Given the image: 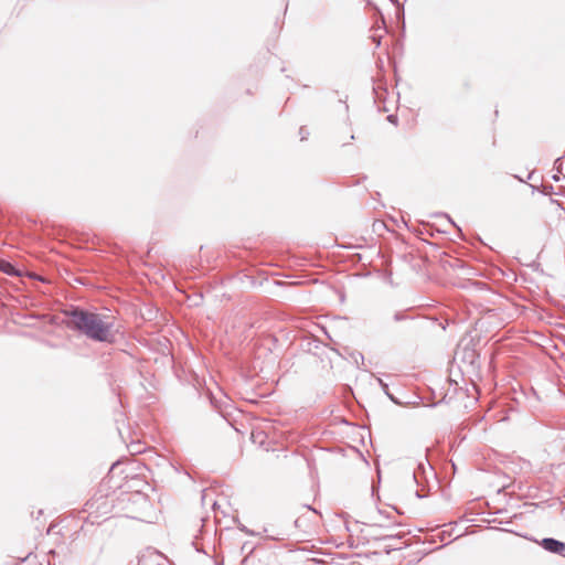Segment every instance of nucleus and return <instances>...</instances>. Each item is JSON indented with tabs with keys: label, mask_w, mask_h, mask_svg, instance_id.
<instances>
[{
	"label": "nucleus",
	"mask_w": 565,
	"mask_h": 565,
	"mask_svg": "<svg viewBox=\"0 0 565 565\" xmlns=\"http://www.w3.org/2000/svg\"><path fill=\"white\" fill-rule=\"evenodd\" d=\"M70 328H74L88 338L100 342H113L114 333L111 324L105 322L98 315L85 311H74L67 321Z\"/></svg>",
	"instance_id": "obj_1"
},
{
	"label": "nucleus",
	"mask_w": 565,
	"mask_h": 565,
	"mask_svg": "<svg viewBox=\"0 0 565 565\" xmlns=\"http://www.w3.org/2000/svg\"><path fill=\"white\" fill-rule=\"evenodd\" d=\"M545 551L554 553V554H563L565 551V543L557 541L555 539H543L539 543Z\"/></svg>",
	"instance_id": "obj_2"
},
{
	"label": "nucleus",
	"mask_w": 565,
	"mask_h": 565,
	"mask_svg": "<svg viewBox=\"0 0 565 565\" xmlns=\"http://www.w3.org/2000/svg\"><path fill=\"white\" fill-rule=\"evenodd\" d=\"M0 270L10 276H20V271L17 270L13 265L9 262L0 259Z\"/></svg>",
	"instance_id": "obj_3"
}]
</instances>
